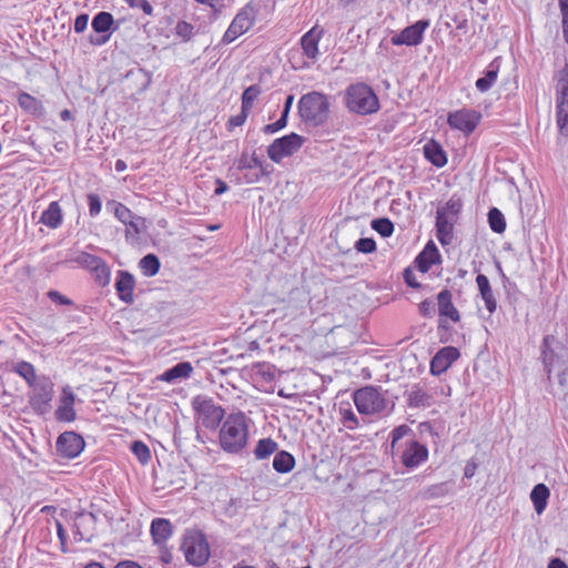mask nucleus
Instances as JSON below:
<instances>
[{
  "mask_svg": "<svg viewBox=\"0 0 568 568\" xmlns=\"http://www.w3.org/2000/svg\"><path fill=\"white\" fill-rule=\"evenodd\" d=\"M256 10L252 3L245 4L234 17L227 30L222 37L223 44H230L239 37L247 32L254 24Z\"/></svg>",
  "mask_w": 568,
  "mask_h": 568,
  "instance_id": "nucleus-7",
  "label": "nucleus"
},
{
  "mask_svg": "<svg viewBox=\"0 0 568 568\" xmlns=\"http://www.w3.org/2000/svg\"><path fill=\"white\" fill-rule=\"evenodd\" d=\"M412 433V429L407 425H400L392 430V447L394 448L396 444L403 439L406 435Z\"/></svg>",
  "mask_w": 568,
  "mask_h": 568,
  "instance_id": "nucleus-52",
  "label": "nucleus"
},
{
  "mask_svg": "<svg viewBox=\"0 0 568 568\" xmlns=\"http://www.w3.org/2000/svg\"><path fill=\"white\" fill-rule=\"evenodd\" d=\"M48 297L57 303V304H60V305H72L73 302L68 298L67 296L62 295L60 292L58 291H49L48 292Z\"/></svg>",
  "mask_w": 568,
  "mask_h": 568,
  "instance_id": "nucleus-56",
  "label": "nucleus"
},
{
  "mask_svg": "<svg viewBox=\"0 0 568 568\" xmlns=\"http://www.w3.org/2000/svg\"><path fill=\"white\" fill-rule=\"evenodd\" d=\"M18 103L21 109L33 115L43 114V105L41 101L30 95L29 93L22 92L18 97Z\"/></svg>",
  "mask_w": 568,
  "mask_h": 568,
  "instance_id": "nucleus-34",
  "label": "nucleus"
},
{
  "mask_svg": "<svg viewBox=\"0 0 568 568\" xmlns=\"http://www.w3.org/2000/svg\"><path fill=\"white\" fill-rule=\"evenodd\" d=\"M89 16L87 13L79 14L74 20V31L82 33L88 27Z\"/></svg>",
  "mask_w": 568,
  "mask_h": 568,
  "instance_id": "nucleus-59",
  "label": "nucleus"
},
{
  "mask_svg": "<svg viewBox=\"0 0 568 568\" xmlns=\"http://www.w3.org/2000/svg\"><path fill=\"white\" fill-rule=\"evenodd\" d=\"M12 371L22 377L29 386L36 383L39 378L36 374L34 366L26 361L16 362L12 366Z\"/></svg>",
  "mask_w": 568,
  "mask_h": 568,
  "instance_id": "nucleus-36",
  "label": "nucleus"
},
{
  "mask_svg": "<svg viewBox=\"0 0 568 568\" xmlns=\"http://www.w3.org/2000/svg\"><path fill=\"white\" fill-rule=\"evenodd\" d=\"M193 372V366L189 362H181L173 367L166 369L160 379L166 383H174L176 381L189 378Z\"/></svg>",
  "mask_w": 568,
  "mask_h": 568,
  "instance_id": "nucleus-24",
  "label": "nucleus"
},
{
  "mask_svg": "<svg viewBox=\"0 0 568 568\" xmlns=\"http://www.w3.org/2000/svg\"><path fill=\"white\" fill-rule=\"evenodd\" d=\"M323 36L324 30L318 24H315L300 40L303 54L312 62L317 61L321 55L318 44Z\"/></svg>",
  "mask_w": 568,
  "mask_h": 568,
  "instance_id": "nucleus-16",
  "label": "nucleus"
},
{
  "mask_svg": "<svg viewBox=\"0 0 568 568\" xmlns=\"http://www.w3.org/2000/svg\"><path fill=\"white\" fill-rule=\"evenodd\" d=\"M193 26L186 21H179L175 26V34L184 41H189L193 36Z\"/></svg>",
  "mask_w": 568,
  "mask_h": 568,
  "instance_id": "nucleus-48",
  "label": "nucleus"
},
{
  "mask_svg": "<svg viewBox=\"0 0 568 568\" xmlns=\"http://www.w3.org/2000/svg\"><path fill=\"white\" fill-rule=\"evenodd\" d=\"M453 295L448 290H443L437 295L438 314L442 317H448L452 322L457 323L460 320L458 310L453 304Z\"/></svg>",
  "mask_w": 568,
  "mask_h": 568,
  "instance_id": "nucleus-22",
  "label": "nucleus"
},
{
  "mask_svg": "<svg viewBox=\"0 0 568 568\" xmlns=\"http://www.w3.org/2000/svg\"><path fill=\"white\" fill-rule=\"evenodd\" d=\"M407 405L412 408H426L433 404V396L419 386H414L406 394Z\"/></svg>",
  "mask_w": 568,
  "mask_h": 568,
  "instance_id": "nucleus-26",
  "label": "nucleus"
},
{
  "mask_svg": "<svg viewBox=\"0 0 568 568\" xmlns=\"http://www.w3.org/2000/svg\"><path fill=\"white\" fill-rule=\"evenodd\" d=\"M476 283L480 293L481 298L485 302V306L489 313H494L497 308V302L494 296L489 280L484 274H478L476 277Z\"/></svg>",
  "mask_w": 568,
  "mask_h": 568,
  "instance_id": "nucleus-25",
  "label": "nucleus"
},
{
  "mask_svg": "<svg viewBox=\"0 0 568 568\" xmlns=\"http://www.w3.org/2000/svg\"><path fill=\"white\" fill-rule=\"evenodd\" d=\"M88 204H89V213L92 217L100 214L102 209V203L100 196L94 193L88 194Z\"/></svg>",
  "mask_w": 568,
  "mask_h": 568,
  "instance_id": "nucleus-50",
  "label": "nucleus"
},
{
  "mask_svg": "<svg viewBox=\"0 0 568 568\" xmlns=\"http://www.w3.org/2000/svg\"><path fill=\"white\" fill-rule=\"evenodd\" d=\"M94 524L95 516L93 513H79L74 520V538L78 540H90Z\"/></svg>",
  "mask_w": 568,
  "mask_h": 568,
  "instance_id": "nucleus-20",
  "label": "nucleus"
},
{
  "mask_svg": "<svg viewBox=\"0 0 568 568\" xmlns=\"http://www.w3.org/2000/svg\"><path fill=\"white\" fill-rule=\"evenodd\" d=\"M260 93L261 90L257 85L248 87L242 94V108L244 110H250Z\"/></svg>",
  "mask_w": 568,
  "mask_h": 568,
  "instance_id": "nucleus-46",
  "label": "nucleus"
},
{
  "mask_svg": "<svg viewBox=\"0 0 568 568\" xmlns=\"http://www.w3.org/2000/svg\"><path fill=\"white\" fill-rule=\"evenodd\" d=\"M132 454L138 458L141 464H148L151 459L150 448L141 440H135L131 445Z\"/></svg>",
  "mask_w": 568,
  "mask_h": 568,
  "instance_id": "nucleus-42",
  "label": "nucleus"
},
{
  "mask_svg": "<svg viewBox=\"0 0 568 568\" xmlns=\"http://www.w3.org/2000/svg\"><path fill=\"white\" fill-rule=\"evenodd\" d=\"M248 111L250 110H244L242 108L241 112L236 115H233L229 119V122H227V126L230 130L236 128V126H241L245 123L246 119H247V115H248Z\"/></svg>",
  "mask_w": 568,
  "mask_h": 568,
  "instance_id": "nucleus-54",
  "label": "nucleus"
},
{
  "mask_svg": "<svg viewBox=\"0 0 568 568\" xmlns=\"http://www.w3.org/2000/svg\"><path fill=\"white\" fill-rule=\"evenodd\" d=\"M488 223L495 233H503L506 230V221L504 214L496 207L488 212Z\"/></svg>",
  "mask_w": 568,
  "mask_h": 568,
  "instance_id": "nucleus-40",
  "label": "nucleus"
},
{
  "mask_svg": "<svg viewBox=\"0 0 568 568\" xmlns=\"http://www.w3.org/2000/svg\"><path fill=\"white\" fill-rule=\"evenodd\" d=\"M145 227V220L141 216L134 215V217L126 224V239L138 237L142 232H144Z\"/></svg>",
  "mask_w": 568,
  "mask_h": 568,
  "instance_id": "nucleus-41",
  "label": "nucleus"
},
{
  "mask_svg": "<svg viewBox=\"0 0 568 568\" xmlns=\"http://www.w3.org/2000/svg\"><path fill=\"white\" fill-rule=\"evenodd\" d=\"M556 118L562 135L568 136V72L561 71L556 85Z\"/></svg>",
  "mask_w": 568,
  "mask_h": 568,
  "instance_id": "nucleus-10",
  "label": "nucleus"
},
{
  "mask_svg": "<svg viewBox=\"0 0 568 568\" xmlns=\"http://www.w3.org/2000/svg\"><path fill=\"white\" fill-rule=\"evenodd\" d=\"M459 357V351L453 346L443 347L430 362V373L440 375Z\"/></svg>",
  "mask_w": 568,
  "mask_h": 568,
  "instance_id": "nucleus-19",
  "label": "nucleus"
},
{
  "mask_svg": "<svg viewBox=\"0 0 568 568\" xmlns=\"http://www.w3.org/2000/svg\"><path fill=\"white\" fill-rule=\"evenodd\" d=\"M425 158L435 166L443 168L447 163V156L442 145L434 140L424 145Z\"/></svg>",
  "mask_w": 568,
  "mask_h": 568,
  "instance_id": "nucleus-27",
  "label": "nucleus"
},
{
  "mask_svg": "<svg viewBox=\"0 0 568 568\" xmlns=\"http://www.w3.org/2000/svg\"><path fill=\"white\" fill-rule=\"evenodd\" d=\"M498 73L499 64L494 61L488 65L485 75L476 81L475 85L477 90L480 92H487L496 82Z\"/></svg>",
  "mask_w": 568,
  "mask_h": 568,
  "instance_id": "nucleus-33",
  "label": "nucleus"
},
{
  "mask_svg": "<svg viewBox=\"0 0 568 568\" xmlns=\"http://www.w3.org/2000/svg\"><path fill=\"white\" fill-rule=\"evenodd\" d=\"M83 448V438L73 432H65L58 437L57 449L63 457L74 458Z\"/></svg>",
  "mask_w": 568,
  "mask_h": 568,
  "instance_id": "nucleus-17",
  "label": "nucleus"
},
{
  "mask_svg": "<svg viewBox=\"0 0 568 568\" xmlns=\"http://www.w3.org/2000/svg\"><path fill=\"white\" fill-rule=\"evenodd\" d=\"M346 106L351 112L367 115L379 110V101L373 89L365 83L351 84L345 93Z\"/></svg>",
  "mask_w": 568,
  "mask_h": 568,
  "instance_id": "nucleus-4",
  "label": "nucleus"
},
{
  "mask_svg": "<svg viewBox=\"0 0 568 568\" xmlns=\"http://www.w3.org/2000/svg\"><path fill=\"white\" fill-rule=\"evenodd\" d=\"M135 281L133 275L125 271H120L116 282L115 290L121 301L131 304L133 303V290Z\"/></svg>",
  "mask_w": 568,
  "mask_h": 568,
  "instance_id": "nucleus-23",
  "label": "nucleus"
},
{
  "mask_svg": "<svg viewBox=\"0 0 568 568\" xmlns=\"http://www.w3.org/2000/svg\"><path fill=\"white\" fill-rule=\"evenodd\" d=\"M429 20H418L414 24L406 27L399 33L390 38L393 45H419L424 40V33L429 27Z\"/></svg>",
  "mask_w": 568,
  "mask_h": 568,
  "instance_id": "nucleus-13",
  "label": "nucleus"
},
{
  "mask_svg": "<svg viewBox=\"0 0 568 568\" xmlns=\"http://www.w3.org/2000/svg\"><path fill=\"white\" fill-rule=\"evenodd\" d=\"M419 312L425 317H432L435 314V304L433 301L425 300L419 304Z\"/></svg>",
  "mask_w": 568,
  "mask_h": 568,
  "instance_id": "nucleus-58",
  "label": "nucleus"
},
{
  "mask_svg": "<svg viewBox=\"0 0 568 568\" xmlns=\"http://www.w3.org/2000/svg\"><path fill=\"white\" fill-rule=\"evenodd\" d=\"M304 141V138L296 133L275 139L267 148V155L273 162L280 163L284 158L298 151Z\"/></svg>",
  "mask_w": 568,
  "mask_h": 568,
  "instance_id": "nucleus-11",
  "label": "nucleus"
},
{
  "mask_svg": "<svg viewBox=\"0 0 568 568\" xmlns=\"http://www.w3.org/2000/svg\"><path fill=\"white\" fill-rule=\"evenodd\" d=\"M455 222H452L445 217L436 216V232L437 240L442 245H449L453 241Z\"/></svg>",
  "mask_w": 568,
  "mask_h": 568,
  "instance_id": "nucleus-32",
  "label": "nucleus"
},
{
  "mask_svg": "<svg viewBox=\"0 0 568 568\" xmlns=\"http://www.w3.org/2000/svg\"><path fill=\"white\" fill-rule=\"evenodd\" d=\"M125 3L131 8L141 9L146 16L153 14V7L148 0H124Z\"/></svg>",
  "mask_w": 568,
  "mask_h": 568,
  "instance_id": "nucleus-53",
  "label": "nucleus"
},
{
  "mask_svg": "<svg viewBox=\"0 0 568 568\" xmlns=\"http://www.w3.org/2000/svg\"><path fill=\"white\" fill-rule=\"evenodd\" d=\"M183 550L187 562L194 566L204 565L210 557V547L204 534L194 531L183 540Z\"/></svg>",
  "mask_w": 568,
  "mask_h": 568,
  "instance_id": "nucleus-5",
  "label": "nucleus"
},
{
  "mask_svg": "<svg viewBox=\"0 0 568 568\" xmlns=\"http://www.w3.org/2000/svg\"><path fill=\"white\" fill-rule=\"evenodd\" d=\"M397 454L406 468H416L428 458L427 447L415 439L406 440Z\"/></svg>",
  "mask_w": 568,
  "mask_h": 568,
  "instance_id": "nucleus-14",
  "label": "nucleus"
},
{
  "mask_svg": "<svg viewBox=\"0 0 568 568\" xmlns=\"http://www.w3.org/2000/svg\"><path fill=\"white\" fill-rule=\"evenodd\" d=\"M278 448V444L272 438H262L257 442L254 448V457L257 460H263L268 458L272 454H274Z\"/></svg>",
  "mask_w": 568,
  "mask_h": 568,
  "instance_id": "nucleus-35",
  "label": "nucleus"
},
{
  "mask_svg": "<svg viewBox=\"0 0 568 568\" xmlns=\"http://www.w3.org/2000/svg\"><path fill=\"white\" fill-rule=\"evenodd\" d=\"M554 342L555 337L551 335H547L542 341L541 357L548 376L555 369L562 371L568 367V348L562 345L552 347Z\"/></svg>",
  "mask_w": 568,
  "mask_h": 568,
  "instance_id": "nucleus-8",
  "label": "nucleus"
},
{
  "mask_svg": "<svg viewBox=\"0 0 568 568\" xmlns=\"http://www.w3.org/2000/svg\"><path fill=\"white\" fill-rule=\"evenodd\" d=\"M102 258L95 256V255H92V254H89L87 252H81L77 257H75V262L92 271L93 268H97V265H99V263L101 262Z\"/></svg>",
  "mask_w": 568,
  "mask_h": 568,
  "instance_id": "nucleus-47",
  "label": "nucleus"
},
{
  "mask_svg": "<svg viewBox=\"0 0 568 568\" xmlns=\"http://www.w3.org/2000/svg\"><path fill=\"white\" fill-rule=\"evenodd\" d=\"M301 119L311 126L323 124L329 114V103L325 94L313 91L301 97L298 101Z\"/></svg>",
  "mask_w": 568,
  "mask_h": 568,
  "instance_id": "nucleus-3",
  "label": "nucleus"
},
{
  "mask_svg": "<svg viewBox=\"0 0 568 568\" xmlns=\"http://www.w3.org/2000/svg\"><path fill=\"white\" fill-rule=\"evenodd\" d=\"M151 535L155 544L165 541L172 535V525L168 519L156 518L151 524Z\"/></svg>",
  "mask_w": 568,
  "mask_h": 568,
  "instance_id": "nucleus-31",
  "label": "nucleus"
},
{
  "mask_svg": "<svg viewBox=\"0 0 568 568\" xmlns=\"http://www.w3.org/2000/svg\"><path fill=\"white\" fill-rule=\"evenodd\" d=\"M404 280L406 284L413 288H418L420 286V284L416 280L414 272L410 271L409 268L405 270Z\"/></svg>",
  "mask_w": 568,
  "mask_h": 568,
  "instance_id": "nucleus-61",
  "label": "nucleus"
},
{
  "mask_svg": "<svg viewBox=\"0 0 568 568\" xmlns=\"http://www.w3.org/2000/svg\"><path fill=\"white\" fill-rule=\"evenodd\" d=\"M481 114L473 109H460L450 112L447 116V123L452 129L470 134L479 124Z\"/></svg>",
  "mask_w": 568,
  "mask_h": 568,
  "instance_id": "nucleus-12",
  "label": "nucleus"
},
{
  "mask_svg": "<svg viewBox=\"0 0 568 568\" xmlns=\"http://www.w3.org/2000/svg\"><path fill=\"white\" fill-rule=\"evenodd\" d=\"M462 207V200L454 195L444 205L437 209L436 216L445 217L456 223Z\"/></svg>",
  "mask_w": 568,
  "mask_h": 568,
  "instance_id": "nucleus-29",
  "label": "nucleus"
},
{
  "mask_svg": "<svg viewBox=\"0 0 568 568\" xmlns=\"http://www.w3.org/2000/svg\"><path fill=\"white\" fill-rule=\"evenodd\" d=\"M91 272L94 274L95 280L100 285L105 286L110 283V267L103 260H101L99 265H97V268H93Z\"/></svg>",
  "mask_w": 568,
  "mask_h": 568,
  "instance_id": "nucleus-45",
  "label": "nucleus"
},
{
  "mask_svg": "<svg viewBox=\"0 0 568 568\" xmlns=\"http://www.w3.org/2000/svg\"><path fill=\"white\" fill-rule=\"evenodd\" d=\"M248 418L243 412L229 414L219 432L220 447L229 454H240L247 445Z\"/></svg>",
  "mask_w": 568,
  "mask_h": 568,
  "instance_id": "nucleus-1",
  "label": "nucleus"
},
{
  "mask_svg": "<svg viewBox=\"0 0 568 568\" xmlns=\"http://www.w3.org/2000/svg\"><path fill=\"white\" fill-rule=\"evenodd\" d=\"M286 124H287V119L281 116L276 122L265 125L264 132L267 134L275 133V132L282 130L283 128H285Z\"/></svg>",
  "mask_w": 568,
  "mask_h": 568,
  "instance_id": "nucleus-57",
  "label": "nucleus"
},
{
  "mask_svg": "<svg viewBox=\"0 0 568 568\" xmlns=\"http://www.w3.org/2000/svg\"><path fill=\"white\" fill-rule=\"evenodd\" d=\"M29 402L31 407L37 414L43 415L51 408V400L53 398V383L47 376H39L38 381L31 386Z\"/></svg>",
  "mask_w": 568,
  "mask_h": 568,
  "instance_id": "nucleus-6",
  "label": "nucleus"
},
{
  "mask_svg": "<svg viewBox=\"0 0 568 568\" xmlns=\"http://www.w3.org/2000/svg\"><path fill=\"white\" fill-rule=\"evenodd\" d=\"M341 423L349 430H355L359 427V419L351 408L349 404H341L339 406Z\"/></svg>",
  "mask_w": 568,
  "mask_h": 568,
  "instance_id": "nucleus-38",
  "label": "nucleus"
},
{
  "mask_svg": "<svg viewBox=\"0 0 568 568\" xmlns=\"http://www.w3.org/2000/svg\"><path fill=\"white\" fill-rule=\"evenodd\" d=\"M352 397L357 412L362 415H388L394 408V404L389 403L382 389L375 386L356 389Z\"/></svg>",
  "mask_w": 568,
  "mask_h": 568,
  "instance_id": "nucleus-2",
  "label": "nucleus"
},
{
  "mask_svg": "<svg viewBox=\"0 0 568 568\" xmlns=\"http://www.w3.org/2000/svg\"><path fill=\"white\" fill-rule=\"evenodd\" d=\"M192 406L206 428H215L224 417V410L216 406L212 398L196 396L192 400Z\"/></svg>",
  "mask_w": 568,
  "mask_h": 568,
  "instance_id": "nucleus-9",
  "label": "nucleus"
},
{
  "mask_svg": "<svg viewBox=\"0 0 568 568\" xmlns=\"http://www.w3.org/2000/svg\"><path fill=\"white\" fill-rule=\"evenodd\" d=\"M213 505V514L220 520L233 517L239 508L237 499H215Z\"/></svg>",
  "mask_w": 568,
  "mask_h": 568,
  "instance_id": "nucleus-30",
  "label": "nucleus"
},
{
  "mask_svg": "<svg viewBox=\"0 0 568 568\" xmlns=\"http://www.w3.org/2000/svg\"><path fill=\"white\" fill-rule=\"evenodd\" d=\"M355 248L361 253H373L376 250V243L371 237H363L356 241Z\"/></svg>",
  "mask_w": 568,
  "mask_h": 568,
  "instance_id": "nucleus-49",
  "label": "nucleus"
},
{
  "mask_svg": "<svg viewBox=\"0 0 568 568\" xmlns=\"http://www.w3.org/2000/svg\"><path fill=\"white\" fill-rule=\"evenodd\" d=\"M558 384L562 392V400L568 407V367H565V369L558 374Z\"/></svg>",
  "mask_w": 568,
  "mask_h": 568,
  "instance_id": "nucleus-51",
  "label": "nucleus"
},
{
  "mask_svg": "<svg viewBox=\"0 0 568 568\" xmlns=\"http://www.w3.org/2000/svg\"><path fill=\"white\" fill-rule=\"evenodd\" d=\"M549 488L544 484H538L530 491L529 497H549Z\"/></svg>",
  "mask_w": 568,
  "mask_h": 568,
  "instance_id": "nucleus-60",
  "label": "nucleus"
},
{
  "mask_svg": "<svg viewBox=\"0 0 568 568\" xmlns=\"http://www.w3.org/2000/svg\"><path fill=\"white\" fill-rule=\"evenodd\" d=\"M75 395L72 388L67 385L61 390L60 404L55 410V418L59 422L71 423L75 419V410L73 408Z\"/></svg>",
  "mask_w": 568,
  "mask_h": 568,
  "instance_id": "nucleus-18",
  "label": "nucleus"
},
{
  "mask_svg": "<svg viewBox=\"0 0 568 568\" xmlns=\"http://www.w3.org/2000/svg\"><path fill=\"white\" fill-rule=\"evenodd\" d=\"M113 568H143L138 561L131 559L120 560Z\"/></svg>",
  "mask_w": 568,
  "mask_h": 568,
  "instance_id": "nucleus-62",
  "label": "nucleus"
},
{
  "mask_svg": "<svg viewBox=\"0 0 568 568\" xmlns=\"http://www.w3.org/2000/svg\"><path fill=\"white\" fill-rule=\"evenodd\" d=\"M108 205L113 206L115 217L124 225H126L135 215L130 209L120 202L112 201Z\"/></svg>",
  "mask_w": 568,
  "mask_h": 568,
  "instance_id": "nucleus-44",
  "label": "nucleus"
},
{
  "mask_svg": "<svg viewBox=\"0 0 568 568\" xmlns=\"http://www.w3.org/2000/svg\"><path fill=\"white\" fill-rule=\"evenodd\" d=\"M477 470V464L473 460L467 462L465 469H464V476L466 478H471Z\"/></svg>",
  "mask_w": 568,
  "mask_h": 568,
  "instance_id": "nucleus-63",
  "label": "nucleus"
},
{
  "mask_svg": "<svg viewBox=\"0 0 568 568\" xmlns=\"http://www.w3.org/2000/svg\"><path fill=\"white\" fill-rule=\"evenodd\" d=\"M39 222L50 229H58L62 223V210L60 204L55 201L51 202L48 209L42 212Z\"/></svg>",
  "mask_w": 568,
  "mask_h": 568,
  "instance_id": "nucleus-28",
  "label": "nucleus"
},
{
  "mask_svg": "<svg viewBox=\"0 0 568 568\" xmlns=\"http://www.w3.org/2000/svg\"><path fill=\"white\" fill-rule=\"evenodd\" d=\"M371 226L374 231L381 234L383 237H388L394 232V224L386 217L373 220Z\"/></svg>",
  "mask_w": 568,
  "mask_h": 568,
  "instance_id": "nucleus-43",
  "label": "nucleus"
},
{
  "mask_svg": "<svg viewBox=\"0 0 568 568\" xmlns=\"http://www.w3.org/2000/svg\"><path fill=\"white\" fill-rule=\"evenodd\" d=\"M418 270L427 273L429 268L440 262V254L434 242H428L415 260Z\"/></svg>",
  "mask_w": 568,
  "mask_h": 568,
  "instance_id": "nucleus-21",
  "label": "nucleus"
},
{
  "mask_svg": "<svg viewBox=\"0 0 568 568\" xmlns=\"http://www.w3.org/2000/svg\"><path fill=\"white\" fill-rule=\"evenodd\" d=\"M294 466H295V458L288 452L282 450V452H278L274 456L273 468L277 473H282V474L288 473L294 468Z\"/></svg>",
  "mask_w": 568,
  "mask_h": 568,
  "instance_id": "nucleus-37",
  "label": "nucleus"
},
{
  "mask_svg": "<svg viewBox=\"0 0 568 568\" xmlns=\"http://www.w3.org/2000/svg\"><path fill=\"white\" fill-rule=\"evenodd\" d=\"M114 19L113 16L110 12L101 11L97 13L92 19V29L97 33H108L106 36H99V37H90V42L93 45H103L111 36V31H114L115 28H113Z\"/></svg>",
  "mask_w": 568,
  "mask_h": 568,
  "instance_id": "nucleus-15",
  "label": "nucleus"
},
{
  "mask_svg": "<svg viewBox=\"0 0 568 568\" xmlns=\"http://www.w3.org/2000/svg\"><path fill=\"white\" fill-rule=\"evenodd\" d=\"M252 168H260L263 169V162L258 160L256 156H252L251 159H247L246 156H242L239 163L240 170L245 169H252Z\"/></svg>",
  "mask_w": 568,
  "mask_h": 568,
  "instance_id": "nucleus-55",
  "label": "nucleus"
},
{
  "mask_svg": "<svg viewBox=\"0 0 568 568\" xmlns=\"http://www.w3.org/2000/svg\"><path fill=\"white\" fill-rule=\"evenodd\" d=\"M548 568H568V566L560 558H552L548 564Z\"/></svg>",
  "mask_w": 568,
  "mask_h": 568,
  "instance_id": "nucleus-64",
  "label": "nucleus"
},
{
  "mask_svg": "<svg viewBox=\"0 0 568 568\" xmlns=\"http://www.w3.org/2000/svg\"><path fill=\"white\" fill-rule=\"evenodd\" d=\"M140 268L145 276H154L160 270V261L154 254H148L140 261Z\"/></svg>",
  "mask_w": 568,
  "mask_h": 568,
  "instance_id": "nucleus-39",
  "label": "nucleus"
}]
</instances>
